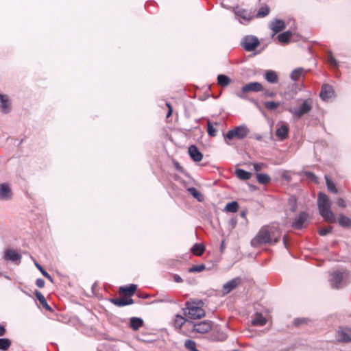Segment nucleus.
Wrapping results in <instances>:
<instances>
[{
  "label": "nucleus",
  "instance_id": "nucleus-1",
  "mask_svg": "<svg viewBox=\"0 0 351 351\" xmlns=\"http://www.w3.org/2000/svg\"><path fill=\"white\" fill-rule=\"evenodd\" d=\"M317 205L320 215L329 223L336 221L335 215L331 210V201L329 197L322 192L318 193Z\"/></svg>",
  "mask_w": 351,
  "mask_h": 351
},
{
  "label": "nucleus",
  "instance_id": "nucleus-2",
  "mask_svg": "<svg viewBox=\"0 0 351 351\" xmlns=\"http://www.w3.org/2000/svg\"><path fill=\"white\" fill-rule=\"evenodd\" d=\"M272 228L263 226L261 228L256 236L251 241V245L256 247L263 244H276L279 242V237H271Z\"/></svg>",
  "mask_w": 351,
  "mask_h": 351
},
{
  "label": "nucleus",
  "instance_id": "nucleus-3",
  "mask_svg": "<svg viewBox=\"0 0 351 351\" xmlns=\"http://www.w3.org/2000/svg\"><path fill=\"white\" fill-rule=\"evenodd\" d=\"M329 281L332 288L340 289L350 282V274L348 271H336L330 275Z\"/></svg>",
  "mask_w": 351,
  "mask_h": 351
},
{
  "label": "nucleus",
  "instance_id": "nucleus-4",
  "mask_svg": "<svg viewBox=\"0 0 351 351\" xmlns=\"http://www.w3.org/2000/svg\"><path fill=\"white\" fill-rule=\"evenodd\" d=\"M199 303L187 302L184 308V315L191 319H199L205 316V311L199 306Z\"/></svg>",
  "mask_w": 351,
  "mask_h": 351
},
{
  "label": "nucleus",
  "instance_id": "nucleus-5",
  "mask_svg": "<svg viewBox=\"0 0 351 351\" xmlns=\"http://www.w3.org/2000/svg\"><path fill=\"white\" fill-rule=\"evenodd\" d=\"M313 108V100L311 99H306L302 100V104L295 108H289L287 110L293 114V116L299 119L304 114H308Z\"/></svg>",
  "mask_w": 351,
  "mask_h": 351
},
{
  "label": "nucleus",
  "instance_id": "nucleus-6",
  "mask_svg": "<svg viewBox=\"0 0 351 351\" xmlns=\"http://www.w3.org/2000/svg\"><path fill=\"white\" fill-rule=\"evenodd\" d=\"M250 133V130L245 125H241L229 130L223 134L225 140H232L234 138L241 140L245 138Z\"/></svg>",
  "mask_w": 351,
  "mask_h": 351
},
{
  "label": "nucleus",
  "instance_id": "nucleus-7",
  "mask_svg": "<svg viewBox=\"0 0 351 351\" xmlns=\"http://www.w3.org/2000/svg\"><path fill=\"white\" fill-rule=\"evenodd\" d=\"M260 45L258 38L253 35L245 36L241 40V47L247 51H252Z\"/></svg>",
  "mask_w": 351,
  "mask_h": 351
},
{
  "label": "nucleus",
  "instance_id": "nucleus-8",
  "mask_svg": "<svg viewBox=\"0 0 351 351\" xmlns=\"http://www.w3.org/2000/svg\"><path fill=\"white\" fill-rule=\"evenodd\" d=\"M263 90V86L261 83L257 82H250L242 86L241 91L237 93V97L241 99H247L245 94L249 92H258Z\"/></svg>",
  "mask_w": 351,
  "mask_h": 351
},
{
  "label": "nucleus",
  "instance_id": "nucleus-9",
  "mask_svg": "<svg viewBox=\"0 0 351 351\" xmlns=\"http://www.w3.org/2000/svg\"><path fill=\"white\" fill-rule=\"evenodd\" d=\"M212 324L213 322L211 321H202L200 322L193 323L192 330L195 332L204 334L211 330Z\"/></svg>",
  "mask_w": 351,
  "mask_h": 351
},
{
  "label": "nucleus",
  "instance_id": "nucleus-10",
  "mask_svg": "<svg viewBox=\"0 0 351 351\" xmlns=\"http://www.w3.org/2000/svg\"><path fill=\"white\" fill-rule=\"evenodd\" d=\"M21 255L14 250L7 249L4 252V260L11 261L16 265H19L21 263Z\"/></svg>",
  "mask_w": 351,
  "mask_h": 351
},
{
  "label": "nucleus",
  "instance_id": "nucleus-11",
  "mask_svg": "<svg viewBox=\"0 0 351 351\" xmlns=\"http://www.w3.org/2000/svg\"><path fill=\"white\" fill-rule=\"evenodd\" d=\"M242 282V279L241 277H236L223 285V293L228 294L233 289H236L239 285H240Z\"/></svg>",
  "mask_w": 351,
  "mask_h": 351
},
{
  "label": "nucleus",
  "instance_id": "nucleus-12",
  "mask_svg": "<svg viewBox=\"0 0 351 351\" xmlns=\"http://www.w3.org/2000/svg\"><path fill=\"white\" fill-rule=\"evenodd\" d=\"M308 214L306 212H300L292 222V227L295 229H302L304 223L307 221Z\"/></svg>",
  "mask_w": 351,
  "mask_h": 351
},
{
  "label": "nucleus",
  "instance_id": "nucleus-13",
  "mask_svg": "<svg viewBox=\"0 0 351 351\" xmlns=\"http://www.w3.org/2000/svg\"><path fill=\"white\" fill-rule=\"evenodd\" d=\"M337 337L339 341L351 342V329L349 328H340L337 332Z\"/></svg>",
  "mask_w": 351,
  "mask_h": 351
},
{
  "label": "nucleus",
  "instance_id": "nucleus-14",
  "mask_svg": "<svg viewBox=\"0 0 351 351\" xmlns=\"http://www.w3.org/2000/svg\"><path fill=\"white\" fill-rule=\"evenodd\" d=\"M269 27L273 32L272 36H274L276 34L285 29L286 25L284 21L276 19L271 21Z\"/></svg>",
  "mask_w": 351,
  "mask_h": 351
},
{
  "label": "nucleus",
  "instance_id": "nucleus-15",
  "mask_svg": "<svg viewBox=\"0 0 351 351\" xmlns=\"http://www.w3.org/2000/svg\"><path fill=\"white\" fill-rule=\"evenodd\" d=\"M234 12L237 17L243 19L245 22H249L254 17L251 12H248L247 10L239 7H237L234 9Z\"/></svg>",
  "mask_w": 351,
  "mask_h": 351
},
{
  "label": "nucleus",
  "instance_id": "nucleus-16",
  "mask_svg": "<svg viewBox=\"0 0 351 351\" xmlns=\"http://www.w3.org/2000/svg\"><path fill=\"white\" fill-rule=\"evenodd\" d=\"M0 109L2 113L8 114L11 111V104L6 95L0 93Z\"/></svg>",
  "mask_w": 351,
  "mask_h": 351
},
{
  "label": "nucleus",
  "instance_id": "nucleus-17",
  "mask_svg": "<svg viewBox=\"0 0 351 351\" xmlns=\"http://www.w3.org/2000/svg\"><path fill=\"white\" fill-rule=\"evenodd\" d=\"M333 95L334 90L328 84H324L322 86L319 97L322 100L326 101L331 98L333 96Z\"/></svg>",
  "mask_w": 351,
  "mask_h": 351
},
{
  "label": "nucleus",
  "instance_id": "nucleus-18",
  "mask_svg": "<svg viewBox=\"0 0 351 351\" xmlns=\"http://www.w3.org/2000/svg\"><path fill=\"white\" fill-rule=\"evenodd\" d=\"M189 154L195 162H199L202 160L203 154L199 151L197 147L192 145L189 147Z\"/></svg>",
  "mask_w": 351,
  "mask_h": 351
},
{
  "label": "nucleus",
  "instance_id": "nucleus-19",
  "mask_svg": "<svg viewBox=\"0 0 351 351\" xmlns=\"http://www.w3.org/2000/svg\"><path fill=\"white\" fill-rule=\"evenodd\" d=\"M12 197V191L8 184H0V199L8 200Z\"/></svg>",
  "mask_w": 351,
  "mask_h": 351
},
{
  "label": "nucleus",
  "instance_id": "nucleus-20",
  "mask_svg": "<svg viewBox=\"0 0 351 351\" xmlns=\"http://www.w3.org/2000/svg\"><path fill=\"white\" fill-rule=\"evenodd\" d=\"M136 289V285L131 284L129 286L120 287L119 291L125 296L131 297L134 294Z\"/></svg>",
  "mask_w": 351,
  "mask_h": 351
},
{
  "label": "nucleus",
  "instance_id": "nucleus-21",
  "mask_svg": "<svg viewBox=\"0 0 351 351\" xmlns=\"http://www.w3.org/2000/svg\"><path fill=\"white\" fill-rule=\"evenodd\" d=\"M289 134V127L287 125L283 124L280 125L276 132V135L280 139L285 140L287 138Z\"/></svg>",
  "mask_w": 351,
  "mask_h": 351
},
{
  "label": "nucleus",
  "instance_id": "nucleus-22",
  "mask_svg": "<svg viewBox=\"0 0 351 351\" xmlns=\"http://www.w3.org/2000/svg\"><path fill=\"white\" fill-rule=\"evenodd\" d=\"M267 322V319L260 313H256L254 315V317L252 319V324L253 326H263Z\"/></svg>",
  "mask_w": 351,
  "mask_h": 351
},
{
  "label": "nucleus",
  "instance_id": "nucleus-23",
  "mask_svg": "<svg viewBox=\"0 0 351 351\" xmlns=\"http://www.w3.org/2000/svg\"><path fill=\"white\" fill-rule=\"evenodd\" d=\"M265 79L271 84H275L278 82V76L276 72L271 70H267L265 73Z\"/></svg>",
  "mask_w": 351,
  "mask_h": 351
},
{
  "label": "nucleus",
  "instance_id": "nucleus-24",
  "mask_svg": "<svg viewBox=\"0 0 351 351\" xmlns=\"http://www.w3.org/2000/svg\"><path fill=\"white\" fill-rule=\"evenodd\" d=\"M143 325L141 318L132 317L130 318V326L134 330H138Z\"/></svg>",
  "mask_w": 351,
  "mask_h": 351
},
{
  "label": "nucleus",
  "instance_id": "nucleus-25",
  "mask_svg": "<svg viewBox=\"0 0 351 351\" xmlns=\"http://www.w3.org/2000/svg\"><path fill=\"white\" fill-rule=\"evenodd\" d=\"M34 294L38 299V300L40 302L41 305L45 308V309L48 311H51V306L47 304V300L44 295L38 290H36L34 292Z\"/></svg>",
  "mask_w": 351,
  "mask_h": 351
},
{
  "label": "nucleus",
  "instance_id": "nucleus-26",
  "mask_svg": "<svg viewBox=\"0 0 351 351\" xmlns=\"http://www.w3.org/2000/svg\"><path fill=\"white\" fill-rule=\"evenodd\" d=\"M293 34L291 31L288 30L281 34H279L277 36L279 42L285 44L289 43Z\"/></svg>",
  "mask_w": 351,
  "mask_h": 351
},
{
  "label": "nucleus",
  "instance_id": "nucleus-27",
  "mask_svg": "<svg viewBox=\"0 0 351 351\" xmlns=\"http://www.w3.org/2000/svg\"><path fill=\"white\" fill-rule=\"evenodd\" d=\"M338 222L343 228L351 227V219L343 214L339 215Z\"/></svg>",
  "mask_w": 351,
  "mask_h": 351
},
{
  "label": "nucleus",
  "instance_id": "nucleus-28",
  "mask_svg": "<svg viewBox=\"0 0 351 351\" xmlns=\"http://www.w3.org/2000/svg\"><path fill=\"white\" fill-rule=\"evenodd\" d=\"M237 176L243 180H247L250 179L252 173L242 169H237L235 171Z\"/></svg>",
  "mask_w": 351,
  "mask_h": 351
},
{
  "label": "nucleus",
  "instance_id": "nucleus-29",
  "mask_svg": "<svg viewBox=\"0 0 351 351\" xmlns=\"http://www.w3.org/2000/svg\"><path fill=\"white\" fill-rule=\"evenodd\" d=\"M231 82V79L224 75V74H220L217 76V83L219 86L225 87L228 86Z\"/></svg>",
  "mask_w": 351,
  "mask_h": 351
},
{
  "label": "nucleus",
  "instance_id": "nucleus-30",
  "mask_svg": "<svg viewBox=\"0 0 351 351\" xmlns=\"http://www.w3.org/2000/svg\"><path fill=\"white\" fill-rule=\"evenodd\" d=\"M325 180L328 190L332 193L337 194L338 193V190L334 182L330 179L328 176L326 175L325 176Z\"/></svg>",
  "mask_w": 351,
  "mask_h": 351
},
{
  "label": "nucleus",
  "instance_id": "nucleus-31",
  "mask_svg": "<svg viewBox=\"0 0 351 351\" xmlns=\"http://www.w3.org/2000/svg\"><path fill=\"white\" fill-rule=\"evenodd\" d=\"M256 178L258 182L261 184H267L271 181V178L266 173H256Z\"/></svg>",
  "mask_w": 351,
  "mask_h": 351
},
{
  "label": "nucleus",
  "instance_id": "nucleus-32",
  "mask_svg": "<svg viewBox=\"0 0 351 351\" xmlns=\"http://www.w3.org/2000/svg\"><path fill=\"white\" fill-rule=\"evenodd\" d=\"M214 125H219L217 122L213 123L210 120L207 121V132L210 136L214 137L217 135V130L214 128Z\"/></svg>",
  "mask_w": 351,
  "mask_h": 351
},
{
  "label": "nucleus",
  "instance_id": "nucleus-33",
  "mask_svg": "<svg viewBox=\"0 0 351 351\" xmlns=\"http://www.w3.org/2000/svg\"><path fill=\"white\" fill-rule=\"evenodd\" d=\"M205 250L204 246L201 243H195L191 248V252L196 256H201Z\"/></svg>",
  "mask_w": 351,
  "mask_h": 351
},
{
  "label": "nucleus",
  "instance_id": "nucleus-34",
  "mask_svg": "<svg viewBox=\"0 0 351 351\" xmlns=\"http://www.w3.org/2000/svg\"><path fill=\"white\" fill-rule=\"evenodd\" d=\"M304 69L302 68L295 69L291 73L290 77L293 81H298L302 75Z\"/></svg>",
  "mask_w": 351,
  "mask_h": 351
},
{
  "label": "nucleus",
  "instance_id": "nucleus-35",
  "mask_svg": "<svg viewBox=\"0 0 351 351\" xmlns=\"http://www.w3.org/2000/svg\"><path fill=\"white\" fill-rule=\"evenodd\" d=\"M238 208L239 204L235 201L228 203L225 207V210L230 213H236Z\"/></svg>",
  "mask_w": 351,
  "mask_h": 351
},
{
  "label": "nucleus",
  "instance_id": "nucleus-36",
  "mask_svg": "<svg viewBox=\"0 0 351 351\" xmlns=\"http://www.w3.org/2000/svg\"><path fill=\"white\" fill-rule=\"evenodd\" d=\"M270 9L267 5L263 6L259 8L257 12L256 17L261 18L267 16L269 13Z\"/></svg>",
  "mask_w": 351,
  "mask_h": 351
},
{
  "label": "nucleus",
  "instance_id": "nucleus-37",
  "mask_svg": "<svg viewBox=\"0 0 351 351\" xmlns=\"http://www.w3.org/2000/svg\"><path fill=\"white\" fill-rule=\"evenodd\" d=\"M264 106L267 110H274L278 108L280 105V102H276L274 101L264 102Z\"/></svg>",
  "mask_w": 351,
  "mask_h": 351
},
{
  "label": "nucleus",
  "instance_id": "nucleus-38",
  "mask_svg": "<svg viewBox=\"0 0 351 351\" xmlns=\"http://www.w3.org/2000/svg\"><path fill=\"white\" fill-rule=\"evenodd\" d=\"M188 191L195 198H196L199 202L202 201V195L200 192H199L195 187H190L188 189Z\"/></svg>",
  "mask_w": 351,
  "mask_h": 351
},
{
  "label": "nucleus",
  "instance_id": "nucleus-39",
  "mask_svg": "<svg viewBox=\"0 0 351 351\" xmlns=\"http://www.w3.org/2000/svg\"><path fill=\"white\" fill-rule=\"evenodd\" d=\"M11 345V341L7 338H0V350H7Z\"/></svg>",
  "mask_w": 351,
  "mask_h": 351
},
{
  "label": "nucleus",
  "instance_id": "nucleus-40",
  "mask_svg": "<svg viewBox=\"0 0 351 351\" xmlns=\"http://www.w3.org/2000/svg\"><path fill=\"white\" fill-rule=\"evenodd\" d=\"M34 265L36 268L41 272L43 276L49 279L51 282H53V278L51 275L47 271H46L39 263L35 262Z\"/></svg>",
  "mask_w": 351,
  "mask_h": 351
},
{
  "label": "nucleus",
  "instance_id": "nucleus-41",
  "mask_svg": "<svg viewBox=\"0 0 351 351\" xmlns=\"http://www.w3.org/2000/svg\"><path fill=\"white\" fill-rule=\"evenodd\" d=\"M111 302L118 306H126L125 298H116L111 299Z\"/></svg>",
  "mask_w": 351,
  "mask_h": 351
},
{
  "label": "nucleus",
  "instance_id": "nucleus-42",
  "mask_svg": "<svg viewBox=\"0 0 351 351\" xmlns=\"http://www.w3.org/2000/svg\"><path fill=\"white\" fill-rule=\"evenodd\" d=\"M300 174L301 175L304 174L306 176V179H308L312 182H314L315 183L317 182V178L316 176L311 171H302L300 173Z\"/></svg>",
  "mask_w": 351,
  "mask_h": 351
},
{
  "label": "nucleus",
  "instance_id": "nucleus-43",
  "mask_svg": "<svg viewBox=\"0 0 351 351\" xmlns=\"http://www.w3.org/2000/svg\"><path fill=\"white\" fill-rule=\"evenodd\" d=\"M184 346L186 349H188L191 351H193L194 350H195L197 348L196 343L194 341L191 340V339H187L185 341Z\"/></svg>",
  "mask_w": 351,
  "mask_h": 351
},
{
  "label": "nucleus",
  "instance_id": "nucleus-44",
  "mask_svg": "<svg viewBox=\"0 0 351 351\" xmlns=\"http://www.w3.org/2000/svg\"><path fill=\"white\" fill-rule=\"evenodd\" d=\"M205 265L204 264L198 265H193V267H190L189 269V272L193 273V272H200L205 269Z\"/></svg>",
  "mask_w": 351,
  "mask_h": 351
},
{
  "label": "nucleus",
  "instance_id": "nucleus-45",
  "mask_svg": "<svg viewBox=\"0 0 351 351\" xmlns=\"http://www.w3.org/2000/svg\"><path fill=\"white\" fill-rule=\"evenodd\" d=\"M328 63L333 67L337 68L338 66V63L336 59L333 57V56L330 53L328 56Z\"/></svg>",
  "mask_w": 351,
  "mask_h": 351
},
{
  "label": "nucleus",
  "instance_id": "nucleus-46",
  "mask_svg": "<svg viewBox=\"0 0 351 351\" xmlns=\"http://www.w3.org/2000/svg\"><path fill=\"white\" fill-rule=\"evenodd\" d=\"M332 227L330 226H328V227H325V228H321L319 230V235L321 236H325L327 234L330 233L332 232Z\"/></svg>",
  "mask_w": 351,
  "mask_h": 351
},
{
  "label": "nucleus",
  "instance_id": "nucleus-47",
  "mask_svg": "<svg viewBox=\"0 0 351 351\" xmlns=\"http://www.w3.org/2000/svg\"><path fill=\"white\" fill-rule=\"evenodd\" d=\"M253 166H254V169L256 172L261 171L263 168L267 167V165L263 162H261V163L254 162V163H253Z\"/></svg>",
  "mask_w": 351,
  "mask_h": 351
},
{
  "label": "nucleus",
  "instance_id": "nucleus-48",
  "mask_svg": "<svg viewBox=\"0 0 351 351\" xmlns=\"http://www.w3.org/2000/svg\"><path fill=\"white\" fill-rule=\"evenodd\" d=\"M306 319H304V318H297V319H295L294 321H293V324L295 326H300L301 324H304V323H306Z\"/></svg>",
  "mask_w": 351,
  "mask_h": 351
},
{
  "label": "nucleus",
  "instance_id": "nucleus-49",
  "mask_svg": "<svg viewBox=\"0 0 351 351\" xmlns=\"http://www.w3.org/2000/svg\"><path fill=\"white\" fill-rule=\"evenodd\" d=\"M36 285L39 288H43L45 286V280L43 279H42V278H38V279L36 280Z\"/></svg>",
  "mask_w": 351,
  "mask_h": 351
},
{
  "label": "nucleus",
  "instance_id": "nucleus-50",
  "mask_svg": "<svg viewBox=\"0 0 351 351\" xmlns=\"http://www.w3.org/2000/svg\"><path fill=\"white\" fill-rule=\"evenodd\" d=\"M337 205L341 208H345L346 206V204L343 198H339L337 199Z\"/></svg>",
  "mask_w": 351,
  "mask_h": 351
},
{
  "label": "nucleus",
  "instance_id": "nucleus-51",
  "mask_svg": "<svg viewBox=\"0 0 351 351\" xmlns=\"http://www.w3.org/2000/svg\"><path fill=\"white\" fill-rule=\"evenodd\" d=\"M264 95L265 97H274L276 95V93L274 92H272V91L266 90L264 93Z\"/></svg>",
  "mask_w": 351,
  "mask_h": 351
},
{
  "label": "nucleus",
  "instance_id": "nucleus-52",
  "mask_svg": "<svg viewBox=\"0 0 351 351\" xmlns=\"http://www.w3.org/2000/svg\"><path fill=\"white\" fill-rule=\"evenodd\" d=\"M173 280L176 282L180 283L183 282L182 278L178 274L173 275Z\"/></svg>",
  "mask_w": 351,
  "mask_h": 351
},
{
  "label": "nucleus",
  "instance_id": "nucleus-53",
  "mask_svg": "<svg viewBox=\"0 0 351 351\" xmlns=\"http://www.w3.org/2000/svg\"><path fill=\"white\" fill-rule=\"evenodd\" d=\"M226 338H227L226 334H225L224 332H221L219 334V337L218 338H217L216 340H217V341H224L225 339H226Z\"/></svg>",
  "mask_w": 351,
  "mask_h": 351
},
{
  "label": "nucleus",
  "instance_id": "nucleus-54",
  "mask_svg": "<svg viewBox=\"0 0 351 351\" xmlns=\"http://www.w3.org/2000/svg\"><path fill=\"white\" fill-rule=\"evenodd\" d=\"M166 105L169 108V110H168V112L167 114V117H169L171 114L173 110H172V107L169 103H167Z\"/></svg>",
  "mask_w": 351,
  "mask_h": 351
},
{
  "label": "nucleus",
  "instance_id": "nucleus-55",
  "mask_svg": "<svg viewBox=\"0 0 351 351\" xmlns=\"http://www.w3.org/2000/svg\"><path fill=\"white\" fill-rule=\"evenodd\" d=\"M6 332V330L4 326L0 325V336H3Z\"/></svg>",
  "mask_w": 351,
  "mask_h": 351
},
{
  "label": "nucleus",
  "instance_id": "nucleus-56",
  "mask_svg": "<svg viewBox=\"0 0 351 351\" xmlns=\"http://www.w3.org/2000/svg\"><path fill=\"white\" fill-rule=\"evenodd\" d=\"M176 169L179 171H182V167L180 165V164L178 162H176L174 163Z\"/></svg>",
  "mask_w": 351,
  "mask_h": 351
},
{
  "label": "nucleus",
  "instance_id": "nucleus-57",
  "mask_svg": "<svg viewBox=\"0 0 351 351\" xmlns=\"http://www.w3.org/2000/svg\"><path fill=\"white\" fill-rule=\"evenodd\" d=\"M125 302H126V305L132 304H134V300L132 298H128V299L125 298Z\"/></svg>",
  "mask_w": 351,
  "mask_h": 351
},
{
  "label": "nucleus",
  "instance_id": "nucleus-58",
  "mask_svg": "<svg viewBox=\"0 0 351 351\" xmlns=\"http://www.w3.org/2000/svg\"><path fill=\"white\" fill-rule=\"evenodd\" d=\"M177 317H178V318H180V319L183 320V322H182L180 324V326H182V325L184 324L185 319L182 316L178 315Z\"/></svg>",
  "mask_w": 351,
  "mask_h": 351
},
{
  "label": "nucleus",
  "instance_id": "nucleus-59",
  "mask_svg": "<svg viewBox=\"0 0 351 351\" xmlns=\"http://www.w3.org/2000/svg\"><path fill=\"white\" fill-rule=\"evenodd\" d=\"M240 215H241L242 217H245V215H246V212H245V211H242V212H241Z\"/></svg>",
  "mask_w": 351,
  "mask_h": 351
},
{
  "label": "nucleus",
  "instance_id": "nucleus-60",
  "mask_svg": "<svg viewBox=\"0 0 351 351\" xmlns=\"http://www.w3.org/2000/svg\"><path fill=\"white\" fill-rule=\"evenodd\" d=\"M283 243H284V245L286 246V245H287V237L285 236L283 237Z\"/></svg>",
  "mask_w": 351,
  "mask_h": 351
},
{
  "label": "nucleus",
  "instance_id": "nucleus-61",
  "mask_svg": "<svg viewBox=\"0 0 351 351\" xmlns=\"http://www.w3.org/2000/svg\"><path fill=\"white\" fill-rule=\"evenodd\" d=\"M231 223H232L233 227H234V226L236 225L237 221H234V219H232Z\"/></svg>",
  "mask_w": 351,
  "mask_h": 351
},
{
  "label": "nucleus",
  "instance_id": "nucleus-62",
  "mask_svg": "<svg viewBox=\"0 0 351 351\" xmlns=\"http://www.w3.org/2000/svg\"><path fill=\"white\" fill-rule=\"evenodd\" d=\"M223 247H224V242L222 241V243L221 244V250H223Z\"/></svg>",
  "mask_w": 351,
  "mask_h": 351
},
{
  "label": "nucleus",
  "instance_id": "nucleus-63",
  "mask_svg": "<svg viewBox=\"0 0 351 351\" xmlns=\"http://www.w3.org/2000/svg\"><path fill=\"white\" fill-rule=\"evenodd\" d=\"M4 277L8 280H11L10 277L8 275H4Z\"/></svg>",
  "mask_w": 351,
  "mask_h": 351
},
{
  "label": "nucleus",
  "instance_id": "nucleus-64",
  "mask_svg": "<svg viewBox=\"0 0 351 351\" xmlns=\"http://www.w3.org/2000/svg\"><path fill=\"white\" fill-rule=\"evenodd\" d=\"M291 210H292V211H294V210H295V207H294V206H293V207H292Z\"/></svg>",
  "mask_w": 351,
  "mask_h": 351
}]
</instances>
